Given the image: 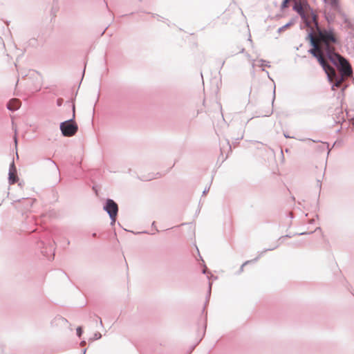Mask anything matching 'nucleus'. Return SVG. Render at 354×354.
Listing matches in <instances>:
<instances>
[{
	"label": "nucleus",
	"instance_id": "f257e3e1",
	"mask_svg": "<svg viewBox=\"0 0 354 354\" xmlns=\"http://www.w3.org/2000/svg\"><path fill=\"white\" fill-rule=\"evenodd\" d=\"M311 43L313 46L310 53L317 59V61L328 75L329 79L336 76L335 69L330 66L324 57L326 55L330 58L335 53V46L340 44L339 37L333 28L317 29L316 37H312Z\"/></svg>",
	"mask_w": 354,
	"mask_h": 354
},
{
	"label": "nucleus",
	"instance_id": "39448f33",
	"mask_svg": "<svg viewBox=\"0 0 354 354\" xmlns=\"http://www.w3.org/2000/svg\"><path fill=\"white\" fill-rule=\"evenodd\" d=\"M17 180V171L12 163L9 171V182L10 184H15Z\"/></svg>",
	"mask_w": 354,
	"mask_h": 354
},
{
	"label": "nucleus",
	"instance_id": "20e7f679",
	"mask_svg": "<svg viewBox=\"0 0 354 354\" xmlns=\"http://www.w3.org/2000/svg\"><path fill=\"white\" fill-rule=\"evenodd\" d=\"M104 209L109 214L111 219V224H114L118 212V206L117 203L112 199H107L106 204L104 206Z\"/></svg>",
	"mask_w": 354,
	"mask_h": 354
},
{
	"label": "nucleus",
	"instance_id": "0eeeda50",
	"mask_svg": "<svg viewBox=\"0 0 354 354\" xmlns=\"http://www.w3.org/2000/svg\"><path fill=\"white\" fill-rule=\"evenodd\" d=\"M295 3L293 6V9L297 11L301 17L304 16L303 7L301 2H299L296 0L294 1Z\"/></svg>",
	"mask_w": 354,
	"mask_h": 354
},
{
	"label": "nucleus",
	"instance_id": "9d476101",
	"mask_svg": "<svg viewBox=\"0 0 354 354\" xmlns=\"http://www.w3.org/2000/svg\"><path fill=\"white\" fill-rule=\"evenodd\" d=\"M343 81H344V77H342L336 81V82L334 84V86L339 87L342 85V83Z\"/></svg>",
	"mask_w": 354,
	"mask_h": 354
},
{
	"label": "nucleus",
	"instance_id": "1a4fd4ad",
	"mask_svg": "<svg viewBox=\"0 0 354 354\" xmlns=\"http://www.w3.org/2000/svg\"><path fill=\"white\" fill-rule=\"evenodd\" d=\"M293 24V21H290L289 23H288L287 24H286L285 26H282L281 28H280L279 29V32H282L284 30H286V28H288L290 26H291Z\"/></svg>",
	"mask_w": 354,
	"mask_h": 354
},
{
	"label": "nucleus",
	"instance_id": "f03ea898",
	"mask_svg": "<svg viewBox=\"0 0 354 354\" xmlns=\"http://www.w3.org/2000/svg\"><path fill=\"white\" fill-rule=\"evenodd\" d=\"M329 59L335 64L339 65L342 76L350 77L352 75V68L348 62L339 54L333 55Z\"/></svg>",
	"mask_w": 354,
	"mask_h": 354
},
{
	"label": "nucleus",
	"instance_id": "6e6552de",
	"mask_svg": "<svg viewBox=\"0 0 354 354\" xmlns=\"http://www.w3.org/2000/svg\"><path fill=\"white\" fill-rule=\"evenodd\" d=\"M324 1L327 6L333 8H336L337 7L338 0H324Z\"/></svg>",
	"mask_w": 354,
	"mask_h": 354
},
{
	"label": "nucleus",
	"instance_id": "9b49d317",
	"mask_svg": "<svg viewBox=\"0 0 354 354\" xmlns=\"http://www.w3.org/2000/svg\"><path fill=\"white\" fill-rule=\"evenodd\" d=\"M82 328H81L80 327H78V328H77V335H78L79 337H80V336H81V335H82Z\"/></svg>",
	"mask_w": 354,
	"mask_h": 354
},
{
	"label": "nucleus",
	"instance_id": "7ed1b4c3",
	"mask_svg": "<svg viewBox=\"0 0 354 354\" xmlns=\"http://www.w3.org/2000/svg\"><path fill=\"white\" fill-rule=\"evenodd\" d=\"M77 129V125L73 120L65 121L60 124V129L64 136L69 137L75 135Z\"/></svg>",
	"mask_w": 354,
	"mask_h": 354
},
{
	"label": "nucleus",
	"instance_id": "423d86ee",
	"mask_svg": "<svg viewBox=\"0 0 354 354\" xmlns=\"http://www.w3.org/2000/svg\"><path fill=\"white\" fill-rule=\"evenodd\" d=\"M20 106L21 102L19 101V100L16 98L10 100L7 105L8 109L11 111H15L18 109L20 107Z\"/></svg>",
	"mask_w": 354,
	"mask_h": 354
}]
</instances>
